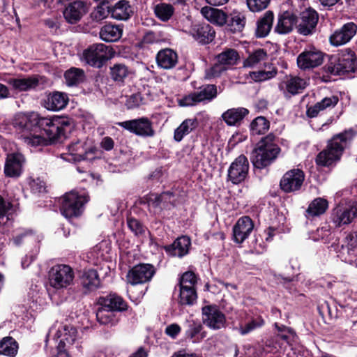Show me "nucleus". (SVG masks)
I'll return each mask as SVG.
<instances>
[{
    "instance_id": "2f4dec72",
    "label": "nucleus",
    "mask_w": 357,
    "mask_h": 357,
    "mask_svg": "<svg viewBox=\"0 0 357 357\" xmlns=\"http://www.w3.org/2000/svg\"><path fill=\"white\" fill-rule=\"evenodd\" d=\"M64 126H68L64 119L60 117H54L52 123L47 128H45V132L50 140L56 141L64 135Z\"/></svg>"
},
{
    "instance_id": "603ef678",
    "label": "nucleus",
    "mask_w": 357,
    "mask_h": 357,
    "mask_svg": "<svg viewBox=\"0 0 357 357\" xmlns=\"http://www.w3.org/2000/svg\"><path fill=\"white\" fill-rule=\"evenodd\" d=\"M197 299L195 289H180L178 303L181 305H192Z\"/></svg>"
},
{
    "instance_id": "c03bdc74",
    "label": "nucleus",
    "mask_w": 357,
    "mask_h": 357,
    "mask_svg": "<svg viewBox=\"0 0 357 357\" xmlns=\"http://www.w3.org/2000/svg\"><path fill=\"white\" fill-rule=\"evenodd\" d=\"M18 350V344L11 337H5L0 341V354L10 357L16 356Z\"/></svg>"
},
{
    "instance_id": "9d476101",
    "label": "nucleus",
    "mask_w": 357,
    "mask_h": 357,
    "mask_svg": "<svg viewBox=\"0 0 357 357\" xmlns=\"http://www.w3.org/2000/svg\"><path fill=\"white\" fill-rule=\"evenodd\" d=\"M202 322L213 330H219L225 326L226 317L218 306L209 305L202 308Z\"/></svg>"
},
{
    "instance_id": "e2e57ef3",
    "label": "nucleus",
    "mask_w": 357,
    "mask_h": 357,
    "mask_svg": "<svg viewBox=\"0 0 357 357\" xmlns=\"http://www.w3.org/2000/svg\"><path fill=\"white\" fill-rule=\"evenodd\" d=\"M160 40V36L158 33L148 31L144 35L142 43L149 45L159 43Z\"/></svg>"
},
{
    "instance_id": "338daca9",
    "label": "nucleus",
    "mask_w": 357,
    "mask_h": 357,
    "mask_svg": "<svg viewBox=\"0 0 357 357\" xmlns=\"http://www.w3.org/2000/svg\"><path fill=\"white\" fill-rule=\"evenodd\" d=\"M317 234L319 239H321L325 243H326L330 240L331 231L328 227L326 226L317 229Z\"/></svg>"
},
{
    "instance_id": "0e129e2a",
    "label": "nucleus",
    "mask_w": 357,
    "mask_h": 357,
    "mask_svg": "<svg viewBox=\"0 0 357 357\" xmlns=\"http://www.w3.org/2000/svg\"><path fill=\"white\" fill-rule=\"evenodd\" d=\"M30 188L31 191L35 194L43 193L45 192V183L40 178L33 179L30 183Z\"/></svg>"
},
{
    "instance_id": "774afa93",
    "label": "nucleus",
    "mask_w": 357,
    "mask_h": 357,
    "mask_svg": "<svg viewBox=\"0 0 357 357\" xmlns=\"http://www.w3.org/2000/svg\"><path fill=\"white\" fill-rule=\"evenodd\" d=\"M181 328L177 324H172L165 328V333L172 338H176L181 332Z\"/></svg>"
},
{
    "instance_id": "bf43d9fd",
    "label": "nucleus",
    "mask_w": 357,
    "mask_h": 357,
    "mask_svg": "<svg viewBox=\"0 0 357 357\" xmlns=\"http://www.w3.org/2000/svg\"><path fill=\"white\" fill-rule=\"evenodd\" d=\"M31 240L36 241L35 236L30 231H24L17 234L13 238V243L16 246H20L24 242Z\"/></svg>"
},
{
    "instance_id": "7c9ffc66",
    "label": "nucleus",
    "mask_w": 357,
    "mask_h": 357,
    "mask_svg": "<svg viewBox=\"0 0 357 357\" xmlns=\"http://www.w3.org/2000/svg\"><path fill=\"white\" fill-rule=\"evenodd\" d=\"M185 335L187 339L197 343L206 337V332L204 331V328L199 322L192 320L187 322Z\"/></svg>"
},
{
    "instance_id": "f3484780",
    "label": "nucleus",
    "mask_w": 357,
    "mask_h": 357,
    "mask_svg": "<svg viewBox=\"0 0 357 357\" xmlns=\"http://www.w3.org/2000/svg\"><path fill=\"white\" fill-rule=\"evenodd\" d=\"M88 8L86 1L82 0L74 1L69 3L65 8L63 12V17L68 23L75 24L87 13Z\"/></svg>"
},
{
    "instance_id": "20e7f679",
    "label": "nucleus",
    "mask_w": 357,
    "mask_h": 357,
    "mask_svg": "<svg viewBox=\"0 0 357 357\" xmlns=\"http://www.w3.org/2000/svg\"><path fill=\"white\" fill-rule=\"evenodd\" d=\"M77 331L70 325H64L58 328L52 327L45 339V347L57 351H66L68 345H72L77 339Z\"/></svg>"
},
{
    "instance_id": "69168bd1",
    "label": "nucleus",
    "mask_w": 357,
    "mask_h": 357,
    "mask_svg": "<svg viewBox=\"0 0 357 357\" xmlns=\"http://www.w3.org/2000/svg\"><path fill=\"white\" fill-rule=\"evenodd\" d=\"M143 199L149 207L156 208L161 206L159 195L150 194L144 197Z\"/></svg>"
},
{
    "instance_id": "ea45409f",
    "label": "nucleus",
    "mask_w": 357,
    "mask_h": 357,
    "mask_svg": "<svg viewBox=\"0 0 357 357\" xmlns=\"http://www.w3.org/2000/svg\"><path fill=\"white\" fill-rule=\"evenodd\" d=\"M96 318L100 324L110 326L116 325L119 321L116 312L102 305L97 311Z\"/></svg>"
},
{
    "instance_id": "4468645a",
    "label": "nucleus",
    "mask_w": 357,
    "mask_h": 357,
    "mask_svg": "<svg viewBox=\"0 0 357 357\" xmlns=\"http://www.w3.org/2000/svg\"><path fill=\"white\" fill-rule=\"evenodd\" d=\"M305 174L299 169L287 172L280 180V185L284 192H294L299 190L304 182Z\"/></svg>"
},
{
    "instance_id": "4c0bfd02",
    "label": "nucleus",
    "mask_w": 357,
    "mask_h": 357,
    "mask_svg": "<svg viewBox=\"0 0 357 357\" xmlns=\"http://www.w3.org/2000/svg\"><path fill=\"white\" fill-rule=\"evenodd\" d=\"M246 18L244 13L238 10H233L227 17L226 24L232 32L241 31L245 25Z\"/></svg>"
},
{
    "instance_id": "4be33fe9",
    "label": "nucleus",
    "mask_w": 357,
    "mask_h": 357,
    "mask_svg": "<svg viewBox=\"0 0 357 357\" xmlns=\"http://www.w3.org/2000/svg\"><path fill=\"white\" fill-rule=\"evenodd\" d=\"M68 150L70 155L73 157V160L80 161L83 160H90L93 158L96 149L93 146H87L80 141L72 143L68 146Z\"/></svg>"
},
{
    "instance_id": "a19ab883",
    "label": "nucleus",
    "mask_w": 357,
    "mask_h": 357,
    "mask_svg": "<svg viewBox=\"0 0 357 357\" xmlns=\"http://www.w3.org/2000/svg\"><path fill=\"white\" fill-rule=\"evenodd\" d=\"M239 59L240 56L238 52L232 48L226 49L215 56L216 61L220 63L227 68L229 66L237 64Z\"/></svg>"
},
{
    "instance_id": "6e6d98bb",
    "label": "nucleus",
    "mask_w": 357,
    "mask_h": 357,
    "mask_svg": "<svg viewBox=\"0 0 357 357\" xmlns=\"http://www.w3.org/2000/svg\"><path fill=\"white\" fill-rule=\"evenodd\" d=\"M13 204L8 200L4 199L0 196V219L6 217L7 220L10 219V215L13 211Z\"/></svg>"
},
{
    "instance_id": "ddd939ff",
    "label": "nucleus",
    "mask_w": 357,
    "mask_h": 357,
    "mask_svg": "<svg viewBox=\"0 0 357 357\" xmlns=\"http://www.w3.org/2000/svg\"><path fill=\"white\" fill-rule=\"evenodd\" d=\"M249 171V162L247 158L241 155L230 165L227 177L233 184H238L247 178Z\"/></svg>"
},
{
    "instance_id": "e433bc0d",
    "label": "nucleus",
    "mask_w": 357,
    "mask_h": 357,
    "mask_svg": "<svg viewBox=\"0 0 357 357\" xmlns=\"http://www.w3.org/2000/svg\"><path fill=\"white\" fill-rule=\"evenodd\" d=\"M123 29L119 25L106 24L100 31V38L105 42H115L121 38Z\"/></svg>"
},
{
    "instance_id": "f03ea898",
    "label": "nucleus",
    "mask_w": 357,
    "mask_h": 357,
    "mask_svg": "<svg viewBox=\"0 0 357 357\" xmlns=\"http://www.w3.org/2000/svg\"><path fill=\"white\" fill-rule=\"evenodd\" d=\"M280 152V148L275 143V136L269 134L261 138L257 144L250 155L253 166L263 169L273 163Z\"/></svg>"
},
{
    "instance_id": "13d9d810",
    "label": "nucleus",
    "mask_w": 357,
    "mask_h": 357,
    "mask_svg": "<svg viewBox=\"0 0 357 357\" xmlns=\"http://www.w3.org/2000/svg\"><path fill=\"white\" fill-rule=\"evenodd\" d=\"M109 14H111V8L101 5L96 7L92 13V17L96 21L99 22L107 18Z\"/></svg>"
},
{
    "instance_id": "8fccbe9b",
    "label": "nucleus",
    "mask_w": 357,
    "mask_h": 357,
    "mask_svg": "<svg viewBox=\"0 0 357 357\" xmlns=\"http://www.w3.org/2000/svg\"><path fill=\"white\" fill-rule=\"evenodd\" d=\"M270 126L269 121L264 116L255 118L250 123V130L253 135L265 133Z\"/></svg>"
},
{
    "instance_id": "5701e85b",
    "label": "nucleus",
    "mask_w": 357,
    "mask_h": 357,
    "mask_svg": "<svg viewBox=\"0 0 357 357\" xmlns=\"http://www.w3.org/2000/svg\"><path fill=\"white\" fill-rule=\"evenodd\" d=\"M7 83L15 91L22 92L35 89L39 84V79L36 76L18 77L10 78Z\"/></svg>"
},
{
    "instance_id": "3c124183",
    "label": "nucleus",
    "mask_w": 357,
    "mask_h": 357,
    "mask_svg": "<svg viewBox=\"0 0 357 357\" xmlns=\"http://www.w3.org/2000/svg\"><path fill=\"white\" fill-rule=\"evenodd\" d=\"M264 324L261 318L252 319L246 324H240L238 327L235 329L238 331L241 335H245L257 328L261 327Z\"/></svg>"
},
{
    "instance_id": "5fc2aeb1",
    "label": "nucleus",
    "mask_w": 357,
    "mask_h": 357,
    "mask_svg": "<svg viewBox=\"0 0 357 357\" xmlns=\"http://www.w3.org/2000/svg\"><path fill=\"white\" fill-rule=\"evenodd\" d=\"M227 68L222 65L220 63H216L209 69L206 70V78L212 79L220 76L227 70Z\"/></svg>"
},
{
    "instance_id": "c9c22d12",
    "label": "nucleus",
    "mask_w": 357,
    "mask_h": 357,
    "mask_svg": "<svg viewBox=\"0 0 357 357\" xmlns=\"http://www.w3.org/2000/svg\"><path fill=\"white\" fill-rule=\"evenodd\" d=\"M68 102V96L61 92H53L48 96L46 107L50 110L59 111L63 109Z\"/></svg>"
},
{
    "instance_id": "49530a36",
    "label": "nucleus",
    "mask_w": 357,
    "mask_h": 357,
    "mask_svg": "<svg viewBox=\"0 0 357 357\" xmlns=\"http://www.w3.org/2000/svg\"><path fill=\"white\" fill-rule=\"evenodd\" d=\"M268 59L267 52L264 49H258L250 54L248 57L244 61V67H255Z\"/></svg>"
},
{
    "instance_id": "a878e982",
    "label": "nucleus",
    "mask_w": 357,
    "mask_h": 357,
    "mask_svg": "<svg viewBox=\"0 0 357 357\" xmlns=\"http://www.w3.org/2000/svg\"><path fill=\"white\" fill-rule=\"evenodd\" d=\"M339 98L336 96L325 97L321 101L307 108L306 114L310 118L316 117L319 113L327 109L333 108L338 102Z\"/></svg>"
},
{
    "instance_id": "dca6fc26",
    "label": "nucleus",
    "mask_w": 357,
    "mask_h": 357,
    "mask_svg": "<svg viewBox=\"0 0 357 357\" xmlns=\"http://www.w3.org/2000/svg\"><path fill=\"white\" fill-rule=\"evenodd\" d=\"M324 61V54L315 49L305 50L297 57V65L302 70L316 68Z\"/></svg>"
},
{
    "instance_id": "aec40b11",
    "label": "nucleus",
    "mask_w": 357,
    "mask_h": 357,
    "mask_svg": "<svg viewBox=\"0 0 357 357\" xmlns=\"http://www.w3.org/2000/svg\"><path fill=\"white\" fill-rule=\"evenodd\" d=\"M254 229V222L249 216L240 218L233 227V238L237 243L248 238Z\"/></svg>"
},
{
    "instance_id": "423d86ee",
    "label": "nucleus",
    "mask_w": 357,
    "mask_h": 357,
    "mask_svg": "<svg viewBox=\"0 0 357 357\" xmlns=\"http://www.w3.org/2000/svg\"><path fill=\"white\" fill-rule=\"evenodd\" d=\"M114 51L112 47L104 44H93L84 52V58L90 66L101 68L107 61L112 58Z\"/></svg>"
},
{
    "instance_id": "37998d69",
    "label": "nucleus",
    "mask_w": 357,
    "mask_h": 357,
    "mask_svg": "<svg viewBox=\"0 0 357 357\" xmlns=\"http://www.w3.org/2000/svg\"><path fill=\"white\" fill-rule=\"evenodd\" d=\"M273 22V13L271 11H267L264 17L260 19L257 22L256 29V35L257 37L262 38L268 35L271 31Z\"/></svg>"
},
{
    "instance_id": "7ed1b4c3",
    "label": "nucleus",
    "mask_w": 357,
    "mask_h": 357,
    "mask_svg": "<svg viewBox=\"0 0 357 357\" xmlns=\"http://www.w3.org/2000/svg\"><path fill=\"white\" fill-rule=\"evenodd\" d=\"M356 68V57L354 52L350 50H346L337 55L331 56L324 67L326 73L333 75L354 73Z\"/></svg>"
},
{
    "instance_id": "cd10ccee",
    "label": "nucleus",
    "mask_w": 357,
    "mask_h": 357,
    "mask_svg": "<svg viewBox=\"0 0 357 357\" xmlns=\"http://www.w3.org/2000/svg\"><path fill=\"white\" fill-rule=\"evenodd\" d=\"M99 303L102 306L109 308L113 312H121L127 310V303L116 294H109L105 297L99 298Z\"/></svg>"
},
{
    "instance_id": "680f3d73",
    "label": "nucleus",
    "mask_w": 357,
    "mask_h": 357,
    "mask_svg": "<svg viewBox=\"0 0 357 357\" xmlns=\"http://www.w3.org/2000/svg\"><path fill=\"white\" fill-rule=\"evenodd\" d=\"M128 226L129 229L135 234L139 235L144 231V229L141 222L135 218H128Z\"/></svg>"
},
{
    "instance_id": "c756f323",
    "label": "nucleus",
    "mask_w": 357,
    "mask_h": 357,
    "mask_svg": "<svg viewBox=\"0 0 357 357\" xmlns=\"http://www.w3.org/2000/svg\"><path fill=\"white\" fill-rule=\"evenodd\" d=\"M248 113V109L244 107L231 108L225 112L222 118L228 126H238Z\"/></svg>"
},
{
    "instance_id": "a211bd4d",
    "label": "nucleus",
    "mask_w": 357,
    "mask_h": 357,
    "mask_svg": "<svg viewBox=\"0 0 357 357\" xmlns=\"http://www.w3.org/2000/svg\"><path fill=\"white\" fill-rule=\"evenodd\" d=\"M188 33L199 43L208 44L215 36V32L208 24H195L191 26Z\"/></svg>"
},
{
    "instance_id": "39448f33",
    "label": "nucleus",
    "mask_w": 357,
    "mask_h": 357,
    "mask_svg": "<svg viewBox=\"0 0 357 357\" xmlns=\"http://www.w3.org/2000/svg\"><path fill=\"white\" fill-rule=\"evenodd\" d=\"M88 201V197L84 194L79 195L75 191L66 193L61 206V213L68 218L77 217L82 214L84 205Z\"/></svg>"
},
{
    "instance_id": "f257e3e1",
    "label": "nucleus",
    "mask_w": 357,
    "mask_h": 357,
    "mask_svg": "<svg viewBox=\"0 0 357 357\" xmlns=\"http://www.w3.org/2000/svg\"><path fill=\"white\" fill-rule=\"evenodd\" d=\"M356 132L349 129L335 135L328 142L325 149L321 151L316 158L318 165L329 167L340 160L344 149L353 139Z\"/></svg>"
},
{
    "instance_id": "6e6552de",
    "label": "nucleus",
    "mask_w": 357,
    "mask_h": 357,
    "mask_svg": "<svg viewBox=\"0 0 357 357\" xmlns=\"http://www.w3.org/2000/svg\"><path fill=\"white\" fill-rule=\"evenodd\" d=\"M356 216L357 203L349 202L339 204L333 210L331 220L336 227H340L351 223Z\"/></svg>"
},
{
    "instance_id": "f8f14e48",
    "label": "nucleus",
    "mask_w": 357,
    "mask_h": 357,
    "mask_svg": "<svg viewBox=\"0 0 357 357\" xmlns=\"http://www.w3.org/2000/svg\"><path fill=\"white\" fill-rule=\"evenodd\" d=\"M319 20L318 13L312 8L306 9L296 18V28L298 32L303 36L313 34Z\"/></svg>"
},
{
    "instance_id": "9b49d317",
    "label": "nucleus",
    "mask_w": 357,
    "mask_h": 357,
    "mask_svg": "<svg viewBox=\"0 0 357 357\" xmlns=\"http://www.w3.org/2000/svg\"><path fill=\"white\" fill-rule=\"evenodd\" d=\"M118 125L138 136L153 137L155 135L152 122L146 117L119 122Z\"/></svg>"
},
{
    "instance_id": "1a4fd4ad",
    "label": "nucleus",
    "mask_w": 357,
    "mask_h": 357,
    "mask_svg": "<svg viewBox=\"0 0 357 357\" xmlns=\"http://www.w3.org/2000/svg\"><path fill=\"white\" fill-rule=\"evenodd\" d=\"M218 94L217 86L215 84H206L199 88L197 91L185 96L180 100V105L193 106L203 101H211Z\"/></svg>"
},
{
    "instance_id": "412c9836",
    "label": "nucleus",
    "mask_w": 357,
    "mask_h": 357,
    "mask_svg": "<svg viewBox=\"0 0 357 357\" xmlns=\"http://www.w3.org/2000/svg\"><path fill=\"white\" fill-rule=\"evenodd\" d=\"M25 162L24 155L20 153H10L7 155L4 173L9 177H18L21 175Z\"/></svg>"
},
{
    "instance_id": "f704fd0d",
    "label": "nucleus",
    "mask_w": 357,
    "mask_h": 357,
    "mask_svg": "<svg viewBox=\"0 0 357 357\" xmlns=\"http://www.w3.org/2000/svg\"><path fill=\"white\" fill-rule=\"evenodd\" d=\"M294 24H296V17L290 12H284L278 19L275 31L281 34L288 33L291 31Z\"/></svg>"
},
{
    "instance_id": "58836bf2",
    "label": "nucleus",
    "mask_w": 357,
    "mask_h": 357,
    "mask_svg": "<svg viewBox=\"0 0 357 357\" xmlns=\"http://www.w3.org/2000/svg\"><path fill=\"white\" fill-rule=\"evenodd\" d=\"M283 85H284L287 93L291 95H296L304 90L306 86V82L299 77L290 76L287 77L286 80L280 85V87L282 88Z\"/></svg>"
},
{
    "instance_id": "864d4df0",
    "label": "nucleus",
    "mask_w": 357,
    "mask_h": 357,
    "mask_svg": "<svg viewBox=\"0 0 357 357\" xmlns=\"http://www.w3.org/2000/svg\"><path fill=\"white\" fill-rule=\"evenodd\" d=\"M277 69L272 68V69L269 70L252 72L250 73V77L255 82H263L274 77L277 75Z\"/></svg>"
},
{
    "instance_id": "0eeeda50",
    "label": "nucleus",
    "mask_w": 357,
    "mask_h": 357,
    "mask_svg": "<svg viewBox=\"0 0 357 357\" xmlns=\"http://www.w3.org/2000/svg\"><path fill=\"white\" fill-rule=\"evenodd\" d=\"M74 278L71 267L65 264L55 265L49 272L50 285L55 289L66 288L70 285Z\"/></svg>"
},
{
    "instance_id": "b1692460",
    "label": "nucleus",
    "mask_w": 357,
    "mask_h": 357,
    "mask_svg": "<svg viewBox=\"0 0 357 357\" xmlns=\"http://www.w3.org/2000/svg\"><path fill=\"white\" fill-rule=\"evenodd\" d=\"M190 245V238L183 236L177 238L172 244L165 246V250L172 257H182L188 254Z\"/></svg>"
},
{
    "instance_id": "6ab92c4d",
    "label": "nucleus",
    "mask_w": 357,
    "mask_h": 357,
    "mask_svg": "<svg viewBox=\"0 0 357 357\" xmlns=\"http://www.w3.org/2000/svg\"><path fill=\"white\" fill-rule=\"evenodd\" d=\"M356 31L357 25L355 23H346L330 36V42L332 45L337 47L344 45L351 40Z\"/></svg>"
},
{
    "instance_id": "393cba45",
    "label": "nucleus",
    "mask_w": 357,
    "mask_h": 357,
    "mask_svg": "<svg viewBox=\"0 0 357 357\" xmlns=\"http://www.w3.org/2000/svg\"><path fill=\"white\" fill-rule=\"evenodd\" d=\"M156 61L160 68L167 70L172 69L178 63V55L176 52L171 49H163L157 54Z\"/></svg>"
},
{
    "instance_id": "bb28decb",
    "label": "nucleus",
    "mask_w": 357,
    "mask_h": 357,
    "mask_svg": "<svg viewBox=\"0 0 357 357\" xmlns=\"http://www.w3.org/2000/svg\"><path fill=\"white\" fill-rule=\"evenodd\" d=\"M81 284L86 294L100 288V279L98 272L94 269L84 271L81 278Z\"/></svg>"
},
{
    "instance_id": "473e14b6",
    "label": "nucleus",
    "mask_w": 357,
    "mask_h": 357,
    "mask_svg": "<svg viewBox=\"0 0 357 357\" xmlns=\"http://www.w3.org/2000/svg\"><path fill=\"white\" fill-rule=\"evenodd\" d=\"M199 126L197 118H189L185 119L181 125L174 130V139L179 142L183 137L195 130Z\"/></svg>"
},
{
    "instance_id": "2eb2a0df",
    "label": "nucleus",
    "mask_w": 357,
    "mask_h": 357,
    "mask_svg": "<svg viewBox=\"0 0 357 357\" xmlns=\"http://www.w3.org/2000/svg\"><path fill=\"white\" fill-rule=\"evenodd\" d=\"M155 268L149 264H139L130 269L127 274L128 282L132 285L149 282L155 274Z\"/></svg>"
},
{
    "instance_id": "a18cd8bd",
    "label": "nucleus",
    "mask_w": 357,
    "mask_h": 357,
    "mask_svg": "<svg viewBox=\"0 0 357 357\" xmlns=\"http://www.w3.org/2000/svg\"><path fill=\"white\" fill-rule=\"evenodd\" d=\"M109 75L114 82L123 83L129 75V70L125 64L116 63L110 67Z\"/></svg>"
},
{
    "instance_id": "79ce46f5",
    "label": "nucleus",
    "mask_w": 357,
    "mask_h": 357,
    "mask_svg": "<svg viewBox=\"0 0 357 357\" xmlns=\"http://www.w3.org/2000/svg\"><path fill=\"white\" fill-rule=\"evenodd\" d=\"M328 207V203L326 199L316 198L309 204L305 215L307 218L319 216L326 212Z\"/></svg>"
},
{
    "instance_id": "052dcab7",
    "label": "nucleus",
    "mask_w": 357,
    "mask_h": 357,
    "mask_svg": "<svg viewBox=\"0 0 357 357\" xmlns=\"http://www.w3.org/2000/svg\"><path fill=\"white\" fill-rule=\"evenodd\" d=\"M142 102V98L140 93H137L130 96L126 102V105L128 109L138 107Z\"/></svg>"
},
{
    "instance_id": "09e8293b",
    "label": "nucleus",
    "mask_w": 357,
    "mask_h": 357,
    "mask_svg": "<svg viewBox=\"0 0 357 357\" xmlns=\"http://www.w3.org/2000/svg\"><path fill=\"white\" fill-rule=\"evenodd\" d=\"M64 77L68 86H74L84 80V74L82 70L72 68L65 73Z\"/></svg>"
},
{
    "instance_id": "72a5a7b5",
    "label": "nucleus",
    "mask_w": 357,
    "mask_h": 357,
    "mask_svg": "<svg viewBox=\"0 0 357 357\" xmlns=\"http://www.w3.org/2000/svg\"><path fill=\"white\" fill-rule=\"evenodd\" d=\"M111 8V16L118 20H126L132 14V8L129 1L121 0Z\"/></svg>"
},
{
    "instance_id": "c85d7f7f",
    "label": "nucleus",
    "mask_w": 357,
    "mask_h": 357,
    "mask_svg": "<svg viewBox=\"0 0 357 357\" xmlns=\"http://www.w3.org/2000/svg\"><path fill=\"white\" fill-rule=\"evenodd\" d=\"M201 13L204 18L213 24L220 26L226 24L227 15L222 10L204 6L201 9Z\"/></svg>"
},
{
    "instance_id": "4d7b16f0",
    "label": "nucleus",
    "mask_w": 357,
    "mask_h": 357,
    "mask_svg": "<svg viewBox=\"0 0 357 357\" xmlns=\"http://www.w3.org/2000/svg\"><path fill=\"white\" fill-rule=\"evenodd\" d=\"M246 1L251 11L258 12L266 8L271 0H246Z\"/></svg>"
},
{
    "instance_id": "de8ad7c7",
    "label": "nucleus",
    "mask_w": 357,
    "mask_h": 357,
    "mask_svg": "<svg viewBox=\"0 0 357 357\" xmlns=\"http://www.w3.org/2000/svg\"><path fill=\"white\" fill-rule=\"evenodd\" d=\"M174 9L171 4L160 3L154 8L156 17L162 22L168 21L173 15Z\"/></svg>"
}]
</instances>
